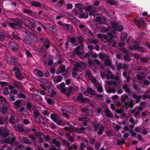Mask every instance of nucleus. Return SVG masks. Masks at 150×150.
Here are the masks:
<instances>
[{
	"instance_id": "obj_1",
	"label": "nucleus",
	"mask_w": 150,
	"mask_h": 150,
	"mask_svg": "<svg viewBox=\"0 0 150 150\" xmlns=\"http://www.w3.org/2000/svg\"><path fill=\"white\" fill-rule=\"evenodd\" d=\"M40 40L43 44L40 47L39 52L43 54L45 53L50 47V43L49 40L47 38L42 37L40 38Z\"/></svg>"
},
{
	"instance_id": "obj_2",
	"label": "nucleus",
	"mask_w": 150,
	"mask_h": 150,
	"mask_svg": "<svg viewBox=\"0 0 150 150\" xmlns=\"http://www.w3.org/2000/svg\"><path fill=\"white\" fill-rule=\"evenodd\" d=\"M13 22H9L8 24L12 28L16 29H21L23 28L22 20L18 18H14L12 19Z\"/></svg>"
},
{
	"instance_id": "obj_3",
	"label": "nucleus",
	"mask_w": 150,
	"mask_h": 150,
	"mask_svg": "<svg viewBox=\"0 0 150 150\" xmlns=\"http://www.w3.org/2000/svg\"><path fill=\"white\" fill-rule=\"evenodd\" d=\"M127 37V33H123L120 36V40L122 41L126 40V42L127 44L130 45L132 42V37L130 36L128 38Z\"/></svg>"
},
{
	"instance_id": "obj_4",
	"label": "nucleus",
	"mask_w": 150,
	"mask_h": 150,
	"mask_svg": "<svg viewBox=\"0 0 150 150\" xmlns=\"http://www.w3.org/2000/svg\"><path fill=\"white\" fill-rule=\"evenodd\" d=\"M135 25L139 28L143 27L145 24V21L142 18H140L139 19L134 21Z\"/></svg>"
},
{
	"instance_id": "obj_5",
	"label": "nucleus",
	"mask_w": 150,
	"mask_h": 150,
	"mask_svg": "<svg viewBox=\"0 0 150 150\" xmlns=\"http://www.w3.org/2000/svg\"><path fill=\"white\" fill-rule=\"evenodd\" d=\"M8 47L13 51L17 50L19 47V46L17 43L12 41L9 43Z\"/></svg>"
},
{
	"instance_id": "obj_6",
	"label": "nucleus",
	"mask_w": 150,
	"mask_h": 150,
	"mask_svg": "<svg viewBox=\"0 0 150 150\" xmlns=\"http://www.w3.org/2000/svg\"><path fill=\"white\" fill-rule=\"evenodd\" d=\"M12 84L14 86L20 89L22 92L23 93L25 92V89L22 85L21 83L17 81H15L12 83Z\"/></svg>"
},
{
	"instance_id": "obj_7",
	"label": "nucleus",
	"mask_w": 150,
	"mask_h": 150,
	"mask_svg": "<svg viewBox=\"0 0 150 150\" xmlns=\"http://www.w3.org/2000/svg\"><path fill=\"white\" fill-rule=\"evenodd\" d=\"M16 78L19 80H21L24 78L20 71H17L14 73Z\"/></svg>"
},
{
	"instance_id": "obj_8",
	"label": "nucleus",
	"mask_w": 150,
	"mask_h": 150,
	"mask_svg": "<svg viewBox=\"0 0 150 150\" xmlns=\"http://www.w3.org/2000/svg\"><path fill=\"white\" fill-rule=\"evenodd\" d=\"M104 112L106 113L105 115L106 117L108 118H112L113 117L112 114L108 108H106Z\"/></svg>"
},
{
	"instance_id": "obj_9",
	"label": "nucleus",
	"mask_w": 150,
	"mask_h": 150,
	"mask_svg": "<svg viewBox=\"0 0 150 150\" xmlns=\"http://www.w3.org/2000/svg\"><path fill=\"white\" fill-rule=\"evenodd\" d=\"M83 93L84 94H86L87 93H88V94L91 95H94L95 94V92L90 87L87 88Z\"/></svg>"
},
{
	"instance_id": "obj_10",
	"label": "nucleus",
	"mask_w": 150,
	"mask_h": 150,
	"mask_svg": "<svg viewBox=\"0 0 150 150\" xmlns=\"http://www.w3.org/2000/svg\"><path fill=\"white\" fill-rule=\"evenodd\" d=\"M83 48V47L82 45L79 46L75 48V50L73 52V54L74 55H81V52L79 51V50L81 48Z\"/></svg>"
},
{
	"instance_id": "obj_11",
	"label": "nucleus",
	"mask_w": 150,
	"mask_h": 150,
	"mask_svg": "<svg viewBox=\"0 0 150 150\" xmlns=\"http://www.w3.org/2000/svg\"><path fill=\"white\" fill-rule=\"evenodd\" d=\"M49 30L53 34H55L57 32L56 28L53 25H50L48 26Z\"/></svg>"
},
{
	"instance_id": "obj_12",
	"label": "nucleus",
	"mask_w": 150,
	"mask_h": 150,
	"mask_svg": "<svg viewBox=\"0 0 150 150\" xmlns=\"http://www.w3.org/2000/svg\"><path fill=\"white\" fill-rule=\"evenodd\" d=\"M62 28L65 30H72L73 29V26L70 24L64 23L62 26Z\"/></svg>"
},
{
	"instance_id": "obj_13",
	"label": "nucleus",
	"mask_w": 150,
	"mask_h": 150,
	"mask_svg": "<svg viewBox=\"0 0 150 150\" xmlns=\"http://www.w3.org/2000/svg\"><path fill=\"white\" fill-rule=\"evenodd\" d=\"M138 46V43L137 41H135L134 44L132 45H130L129 46V48L130 50H137Z\"/></svg>"
},
{
	"instance_id": "obj_14",
	"label": "nucleus",
	"mask_w": 150,
	"mask_h": 150,
	"mask_svg": "<svg viewBox=\"0 0 150 150\" xmlns=\"http://www.w3.org/2000/svg\"><path fill=\"white\" fill-rule=\"evenodd\" d=\"M22 100V99L18 100L13 103V104L16 105L15 108L16 109H18L21 107V101Z\"/></svg>"
},
{
	"instance_id": "obj_15",
	"label": "nucleus",
	"mask_w": 150,
	"mask_h": 150,
	"mask_svg": "<svg viewBox=\"0 0 150 150\" xmlns=\"http://www.w3.org/2000/svg\"><path fill=\"white\" fill-rule=\"evenodd\" d=\"M15 119V117L13 115H11L8 119L9 123L13 125L15 124L17 122L16 120L14 121Z\"/></svg>"
},
{
	"instance_id": "obj_16",
	"label": "nucleus",
	"mask_w": 150,
	"mask_h": 150,
	"mask_svg": "<svg viewBox=\"0 0 150 150\" xmlns=\"http://www.w3.org/2000/svg\"><path fill=\"white\" fill-rule=\"evenodd\" d=\"M132 97L134 99H137V100L136 101V103H139L141 101L140 99L142 98V96L140 95L137 96L136 94H134L132 95Z\"/></svg>"
},
{
	"instance_id": "obj_17",
	"label": "nucleus",
	"mask_w": 150,
	"mask_h": 150,
	"mask_svg": "<svg viewBox=\"0 0 150 150\" xmlns=\"http://www.w3.org/2000/svg\"><path fill=\"white\" fill-rule=\"evenodd\" d=\"M52 143L54 144H55V146L57 147H59L60 146V142L59 140H56V139H53Z\"/></svg>"
},
{
	"instance_id": "obj_18",
	"label": "nucleus",
	"mask_w": 150,
	"mask_h": 150,
	"mask_svg": "<svg viewBox=\"0 0 150 150\" xmlns=\"http://www.w3.org/2000/svg\"><path fill=\"white\" fill-rule=\"evenodd\" d=\"M32 5L36 7H41V4L39 2L36 1H33L31 2Z\"/></svg>"
},
{
	"instance_id": "obj_19",
	"label": "nucleus",
	"mask_w": 150,
	"mask_h": 150,
	"mask_svg": "<svg viewBox=\"0 0 150 150\" xmlns=\"http://www.w3.org/2000/svg\"><path fill=\"white\" fill-rule=\"evenodd\" d=\"M64 3V1L63 0H59L57 3L56 5L57 6L59 7H61Z\"/></svg>"
},
{
	"instance_id": "obj_20",
	"label": "nucleus",
	"mask_w": 150,
	"mask_h": 150,
	"mask_svg": "<svg viewBox=\"0 0 150 150\" xmlns=\"http://www.w3.org/2000/svg\"><path fill=\"white\" fill-rule=\"evenodd\" d=\"M57 115L55 114H52L50 115V117L51 119L55 122L58 120L57 116Z\"/></svg>"
},
{
	"instance_id": "obj_21",
	"label": "nucleus",
	"mask_w": 150,
	"mask_h": 150,
	"mask_svg": "<svg viewBox=\"0 0 150 150\" xmlns=\"http://www.w3.org/2000/svg\"><path fill=\"white\" fill-rule=\"evenodd\" d=\"M110 24L112 26V28L114 31H117V28L118 25L115 22L111 21L110 23Z\"/></svg>"
},
{
	"instance_id": "obj_22",
	"label": "nucleus",
	"mask_w": 150,
	"mask_h": 150,
	"mask_svg": "<svg viewBox=\"0 0 150 150\" xmlns=\"http://www.w3.org/2000/svg\"><path fill=\"white\" fill-rule=\"evenodd\" d=\"M128 98V96L125 94L122 95L121 96V101L123 103L125 102V100H127Z\"/></svg>"
},
{
	"instance_id": "obj_23",
	"label": "nucleus",
	"mask_w": 150,
	"mask_h": 150,
	"mask_svg": "<svg viewBox=\"0 0 150 150\" xmlns=\"http://www.w3.org/2000/svg\"><path fill=\"white\" fill-rule=\"evenodd\" d=\"M123 89L125 91V92L127 93H129L130 92V89L128 87L127 84H124L123 87Z\"/></svg>"
},
{
	"instance_id": "obj_24",
	"label": "nucleus",
	"mask_w": 150,
	"mask_h": 150,
	"mask_svg": "<svg viewBox=\"0 0 150 150\" xmlns=\"http://www.w3.org/2000/svg\"><path fill=\"white\" fill-rule=\"evenodd\" d=\"M90 100L88 98H84L83 97V98L81 100V103H90Z\"/></svg>"
},
{
	"instance_id": "obj_25",
	"label": "nucleus",
	"mask_w": 150,
	"mask_h": 150,
	"mask_svg": "<svg viewBox=\"0 0 150 150\" xmlns=\"http://www.w3.org/2000/svg\"><path fill=\"white\" fill-rule=\"evenodd\" d=\"M46 101L48 104L50 105H53L55 104L54 101L51 98L47 99Z\"/></svg>"
},
{
	"instance_id": "obj_26",
	"label": "nucleus",
	"mask_w": 150,
	"mask_h": 150,
	"mask_svg": "<svg viewBox=\"0 0 150 150\" xmlns=\"http://www.w3.org/2000/svg\"><path fill=\"white\" fill-rule=\"evenodd\" d=\"M137 50L141 52L142 53L145 52L146 50L144 47L138 45Z\"/></svg>"
},
{
	"instance_id": "obj_27",
	"label": "nucleus",
	"mask_w": 150,
	"mask_h": 150,
	"mask_svg": "<svg viewBox=\"0 0 150 150\" xmlns=\"http://www.w3.org/2000/svg\"><path fill=\"white\" fill-rule=\"evenodd\" d=\"M107 84L108 85L110 86L112 85H116L117 83L114 80H111L110 81H108L106 82Z\"/></svg>"
},
{
	"instance_id": "obj_28",
	"label": "nucleus",
	"mask_w": 150,
	"mask_h": 150,
	"mask_svg": "<svg viewBox=\"0 0 150 150\" xmlns=\"http://www.w3.org/2000/svg\"><path fill=\"white\" fill-rule=\"evenodd\" d=\"M47 90L49 94L50 93V91L54 90L53 85L51 83L50 84L48 87Z\"/></svg>"
},
{
	"instance_id": "obj_29",
	"label": "nucleus",
	"mask_w": 150,
	"mask_h": 150,
	"mask_svg": "<svg viewBox=\"0 0 150 150\" xmlns=\"http://www.w3.org/2000/svg\"><path fill=\"white\" fill-rule=\"evenodd\" d=\"M77 38L78 40L79 43L81 45L83 42V38L81 35H78L77 37Z\"/></svg>"
},
{
	"instance_id": "obj_30",
	"label": "nucleus",
	"mask_w": 150,
	"mask_h": 150,
	"mask_svg": "<svg viewBox=\"0 0 150 150\" xmlns=\"http://www.w3.org/2000/svg\"><path fill=\"white\" fill-rule=\"evenodd\" d=\"M116 91V89L114 88H111L109 86L108 88L107 93H114Z\"/></svg>"
},
{
	"instance_id": "obj_31",
	"label": "nucleus",
	"mask_w": 150,
	"mask_h": 150,
	"mask_svg": "<svg viewBox=\"0 0 150 150\" xmlns=\"http://www.w3.org/2000/svg\"><path fill=\"white\" fill-rule=\"evenodd\" d=\"M88 17V15L87 14V15H86L84 13H82L78 17V18H87Z\"/></svg>"
},
{
	"instance_id": "obj_32",
	"label": "nucleus",
	"mask_w": 150,
	"mask_h": 150,
	"mask_svg": "<svg viewBox=\"0 0 150 150\" xmlns=\"http://www.w3.org/2000/svg\"><path fill=\"white\" fill-rule=\"evenodd\" d=\"M106 66H110L111 65L112 63L110 62L109 59H106L104 62Z\"/></svg>"
},
{
	"instance_id": "obj_33",
	"label": "nucleus",
	"mask_w": 150,
	"mask_h": 150,
	"mask_svg": "<svg viewBox=\"0 0 150 150\" xmlns=\"http://www.w3.org/2000/svg\"><path fill=\"white\" fill-rule=\"evenodd\" d=\"M149 59L147 57H143L140 59V61L143 63H146L149 60Z\"/></svg>"
},
{
	"instance_id": "obj_34",
	"label": "nucleus",
	"mask_w": 150,
	"mask_h": 150,
	"mask_svg": "<svg viewBox=\"0 0 150 150\" xmlns=\"http://www.w3.org/2000/svg\"><path fill=\"white\" fill-rule=\"evenodd\" d=\"M59 70L60 71V72L63 73L66 71L67 70L65 69V66L64 65H62L59 69Z\"/></svg>"
},
{
	"instance_id": "obj_35",
	"label": "nucleus",
	"mask_w": 150,
	"mask_h": 150,
	"mask_svg": "<svg viewBox=\"0 0 150 150\" xmlns=\"http://www.w3.org/2000/svg\"><path fill=\"white\" fill-rule=\"evenodd\" d=\"M23 12L25 13H27L29 15H31L32 13V11L29 9H25L23 10Z\"/></svg>"
},
{
	"instance_id": "obj_36",
	"label": "nucleus",
	"mask_w": 150,
	"mask_h": 150,
	"mask_svg": "<svg viewBox=\"0 0 150 150\" xmlns=\"http://www.w3.org/2000/svg\"><path fill=\"white\" fill-rule=\"evenodd\" d=\"M92 74V73L89 69H86V70L85 75L88 77H90Z\"/></svg>"
},
{
	"instance_id": "obj_37",
	"label": "nucleus",
	"mask_w": 150,
	"mask_h": 150,
	"mask_svg": "<svg viewBox=\"0 0 150 150\" xmlns=\"http://www.w3.org/2000/svg\"><path fill=\"white\" fill-rule=\"evenodd\" d=\"M124 61L129 62L131 60L130 58L129 57V56L128 54H126L124 56Z\"/></svg>"
},
{
	"instance_id": "obj_38",
	"label": "nucleus",
	"mask_w": 150,
	"mask_h": 150,
	"mask_svg": "<svg viewBox=\"0 0 150 150\" xmlns=\"http://www.w3.org/2000/svg\"><path fill=\"white\" fill-rule=\"evenodd\" d=\"M17 98H22L24 99L26 98L25 95L23 93H19L17 95Z\"/></svg>"
},
{
	"instance_id": "obj_39",
	"label": "nucleus",
	"mask_w": 150,
	"mask_h": 150,
	"mask_svg": "<svg viewBox=\"0 0 150 150\" xmlns=\"http://www.w3.org/2000/svg\"><path fill=\"white\" fill-rule=\"evenodd\" d=\"M50 93L49 94H50V96L52 98L54 97V96L57 94V93L56 91H54V90L50 91Z\"/></svg>"
},
{
	"instance_id": "obj_40",
	"label": "nucleus",
	"mask_w": 150,
	"mask_h": 150,
	"mask_svg": "<svg viewBox=\"0 0 150 150\" xmlns=\"http://www.w3.org/2000/svg\"><path fill=\"white\" fill-rule=\"evenodd\" d=\"M77 41V39L71 37L70 39V42L72 44L76 43Z\"/></svg>"
},
{
	"instance_id": "obj_41",
	"label": "nucleus",
	"mask_w": 150,
	"mask_h": 150,
	"mask_svg": "<svg viewBox=\"0 0 150 150\" xmlns=\"http://www.w3.org/2000/svg\"><path fill=\"white\" fill-rule=\"evenodd\" d=\"M116 112L117 113L120 114L122 113L124 111V106L122 105V107L120 109L116 110Z\"/></svg>"
},
{
	"instance_id": "obj_42",
	"label": "nucleus",
	"mask_w": 150,
	"mask_h": 150,
	"mask_svg": "<svg viewBox=\"0 0 150 150\" xmlns=\"http://www.w3.org/2000/svg\"><path fill=\"white\" fill-rule=\"evenodd\" d=\"M92 124L94 127H95V128H97L98 129L100 125L99 123H97L96 122H93Z\"/></svg>"
},
{
	"instance_id": "obj_43",
	"label": "nucleus",
	"mask_w": 150,
	"mask_h": 150,
	"mask_svg": "<svg viewBox=\"0 0 150 150\" xmlns=\"http://www.w3.org/2000/svg\"><path fill=\"white\" fill-rule=\"evenodd\" d=\"M5 35L2 32H0V40L1 41L4 40L5 38Z\"/></svg>"
},
{
	"instance_id": "obj_44",
	"label": "nucleus",
	"mask_w": 150,
	"mask_h": 150,
	"mask_svg": "<svg viewBox=\"0 0 150 150\" xmlns=\"http://www.w3.org/2000/svg\"><path fill=\"white\" fill-rule=\"evenodd\" d=\"M89 42L91 43H93L95 45H96L98 42L97 40H93L92 39H91L89 40Z\"/></svg>"
},
{
	"instance_id": "obj_45",
	"label": "nucleus",
	"mask_w": 150,
	"mask_h": 150,
	"mask_svg": "<svg viewBox=\"0 0 150 150\" xmlns=\"http://www.w3.org/2000/svg\"><path fill=\"white\" fill-rule=\"evenodd\" d=\"M3 93L4 94L6 95H7L9 94L8 88V87H6L4 88Z\"/></svg>"
},
{
	"instance_id": "obj_46",
	"label": "nucleus",
	"mask_w": 150,
	"mask_h": 150,
	"mask_svg": "<svg viewBox=\"0 0 150 150\" xmlns=\"http://www.w3.org/2000/svg\"><path fill=\"white\" fill-rule=\"evenodd\" d=\"M83 96L81 94H79L77 97V99L75 100V101H77V100L81 101V100L82 99Z\"/></svg>"
},
{
	"instance_id": "obj_47",
	"label": "nucleus",
	"mask_w": 150,
	"mask_h": 150,
	"mask_svg": "<svg viewBox=\"0 0 150 150\" xmlns=\"http://www.w3.org/2000/svg\"><path fill=\"white\" fill-rule=\"evenodd\" d=\"M49 124L50 125V127L52 129H54L56 128V127H57L56 125L52 122L50 123Z\"/></svg>"
},
{
	"instance_id": "obj_48",
	"label": "nucleus",
	"mask_w": 150,
	"mask_h": 150,
	"mask_svg": "<svg viewBox=\"0 0 150 150\" xmlns=\"http://www.w3.org/2000/svg\"><path fill=\"white\" fill-rule=\"evenodd\" d=\"M125 141L124 140H119L117 141V144L119 145H123L125 143Z\"/></svg>"
},
{
	"instance_id": "obj_49",
	"label": "nucleus",
	"mask_w": 150,
	"mask_h": 150,
	"mask_svg": "<svg viewBox=\"0 0 150 150\" xmlns=\"http://www.w3.org/2000/svg\"><path fill=\"white\" fill-rule=\"evenodd\" d=\"M15 59L14 58H10L8 61V63L12 65L14 62Z\"/></svg>"
},
{
	"instance_id": "obj_50",
	"label": "nucleus",
	"mask_w": 150,
	"mask_h": 150,
	"mask_svg": "<svg viewBox=\"0 0 150 150\" xmlns=\"http://www.w3.org/2000/svg\"><path fill=\"white\" fill-rule=\"evenodd\" d=\"M86 147L85 144L84 143V142H82L80 145L79 149H85L84 148Z\"/></svg>"
},
{
	"instance_id": "obj_51",
	"label": "nucleus",
	"mask_w": 150,
	"mask_h": 150,
	"mask_svg": "<svg viewBox=\"0 0 150 150\" xmlns=\"http://www.w3.org/2000/svg\"><path fill=\"white\" fill-rule=\"evenodd\" d=\"M26 54L28 57L31 58L33 56L31 53L28 50L26 51Z\"/></svg>"
},
{
	"instance_id": "obj_52",
	"label": "nucleus",
	"mask_w": 150,
	"mask_h": 150,
	"mask_svg": "<svg viewBox=\"0 0 150 150\" xmlns=\"http://www.w3.org/2000/svg\"><path fill=\"white\" fill-rule=\"evenodd\" d=\"M75 6L77 9H80L81 10V8H82L83 5L81 4L77 3L75 4Z\"/></svg>"
},
{
	"instance_id": "obj_53",
	"label": "nucleus",
	"mask_w": 150,
	"mask_h": 150,
	"mask_svg": "<svg viewBox=\"0 0 150 150\" xmlns=\"http://www.w3.org/2000/svg\"><path fill=\"white\" fill-rule=\"evenodd\" d=\"M88 63L89 66V67L90 68L93 65V62L92 60H91V59L90 57H88Z\"/></svg>"
},
{
	"instance_id": "obj_54",
	"label": "nucleus",
	"mask_w": 150,
	"mask_h": 150,
	"mask_svg": "<svg viewBox=\"0 0 150 150\" xmlns=\"http://www.w3.org/2000/svg\"><path fill=\"white\" fill-rule=\"evenodd\" d=\"M120 51L123 53H125L126 54H128V51L126 50V49L125 47L122 48L120 50Z\"/></svg>"
},
{
	"instance_id": "obj_55",
	"label": "nucleus",
	"mask_w": 150,
	"mask_h": 150,
	"mask_svg": "<svg viewBox=\"0 0 150 150\" xmlns=\"http://www.w3.org/2000/svg\"><path fill=\"white\" fill-rule=\"evenodd\" d=\"M123 26L122 25H120L117 27V30H118L119 32H122L123 30Z\"/></svg>"
},
{
	"instance_id": "obj_56",
	"label": "nucleus",
	"mask_w": 150,
	"mask_h": 150,
	"mask_svg": "<svg viewBox=\"0 0 150 150\" xmlns=\"http://www.w3.org/2000/svg\"><path fill=\"white\" fill-rule=\"evenodd\" d=\"M37 74L40 77H42L43 76V72L41 70H39L37 72Z\"/></svg>"
},
{
	"instance_id": "obj_57",
	"label": "nucleus",
	"mask_w": 150,
	"mask_h": 150,
	"mask_svg": "<svg viewBox=\"0 0 150 150\" xmlns=\"http://www.w3.org/2000/svg\"><path fill=\"white\" fill-rule=\"evenodd\" d=\"M18 129V131L21 132H23L24 131V128L22 127H20L18 125L16 127Z\"/></svg>"
},
{
	"instance_id": "obj_58",
	"label": "nucleus",
	"mask_w": 150,
	"mask_h": 150,
	"mask_svg": "<svg viewBox=\"0 0 150 150\" xmlns=\"http://www.w3.org/2000/svg\"><path fill=\"white\" fill-rule=\"evenodd\" d=\"M73 12L74 13V14L75 16H76L80 13L76 9L74 8L72 10Z\"/></svg>"
},
{
	"instance_id": "obj_59",
	"label": "nucleus",
	"mask_w": 150,
	"mask_h": 150,
	"mask_svg": "<svg viewBox=\"0 0 150 150\" xmlns=\"http://www.w3.org/2000/svg\"><path fill=\"white\" fill-rule=\"evenodd\" d=\"M97 90L100 93L102 92L103 91V88L102 86H99L97 87Z\"/></svg>"
},
{
	"instance_id": "obj_60",
	"label": "nucleus",
	"mask_w": 150,
	"mask_h": 150,
	"mask_svg": "<svg viewBox=\"0 0 150 150\" xmlns=\"http://www.w3.org/2000/svg\"><path fill=\"white\" fill-rule=\"evenodd\" d=\"M72 130L74 131L76 133L79 134V129L75 127H73L71 128Z\"/></svg>"
},
{
	"instance_id": "obj_61",
	"label": "nucleus",
	"mask_w": 150,
	"mask_h": 150,
	"mask_svg": "<svg viewBox=\"0 0 150 150\" xmlns=\"http://www.w3.org/2000/svg\"><path fill=\"white\" fill-rule=\"evenodd\" d=\"M108 3L111 5H116V4L114 0H108Z\"/></svg>"
},
{
	"instance_id": "obj_62",
	"label": "nucleus",
	"mask_w": 150,
	"mask_h": 150,
	"mask_svg": "<svg viewBox=\"0 0 150 150\" xmlns=\"http://www.w3.org/2000/svg\"><path fill=\"white\" fill-rule=\"evenodd\" d=\"M106 135L109 137H111L113 135L112 132L110 131H107L106 132Z\"/></svg>"
},
{
	"instance_id": "obj_63",
	"label": "nucleus",
	"mask_w": 150,
	"mask_h": 150,
	"mask_svg": "<svg viewBox=\"0 0 150 150\" xmlns=\"http://www.w3.org/2000/svg\"><path fill=\"white\" fill-rule=\"evenodd\" d=\"M32 107V105L29 102H28L26 105V107L27 109V110L31 109Z\"/></svg>"
},
{
	"instance_id": "obj_64",
	"label": "nucleus",
	"mask_w": 150,
	"mask_h": 150,
	"mask_svg": "<svg viewBox=\"0 0 150 150\" xmlns=\"http://www.w3.org/2000/svg\"><path fill=\"white\" fill-rule=\"evenodd\" d=\"M39 114L40 113L38 111H36L33 112V115L35 118H37Z\"/></svg>"
}]
</instances>
